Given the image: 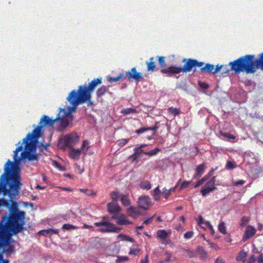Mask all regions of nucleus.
I'll return each instance as SVG.
<instances>
[{
	"label": "nucleus",
	"mask_w": 263,
	"mask_h": 263,
	"mask_svg": "<svg viewBox=\"0 0 263 263\" xmlns=\"http://www.w3.org/2000/svg\"><path fill=\"white\" fill-rule=\"evenodd\" d=\"M23 149L22 145L18 146L14 151L12 162L8 160L4 167V173L0 177V193L8 195L9 197V205L8 215H5L0 222V248L3 252L11 254L14 251L11 242V234H17L25 230V213L20 211L18 203L13 201L20 193L22 185L21 183L20 170L15 163L17 161L18 152Z\"/></svg>",
	"instance_id": "obj_1"
},
{
	"label": "nucleus",
	"mask_w": 263,
	"mask_h": 263,
	"mask_svg": "<svg viewBox=\"0 0 263 263\" xmlns=\"http://www.w3.org/2000/svg\"><path fill=\"white\" fill-rule=\"evenodd\" d=\"M72 106H68L67 109L59 108V112L55 119L49 118L46 115H43L39 122L40 125L36 127L31 133H28L23 139V143H25V150L21 154L20 160H37L39 155L32 154L36 149V143L38 139L42 135V128L44 126H51L54 124L59 123V125L57 129L62 132L69 125V122L73 119L71 113L76 110H73Z\"/></svg>",
	"instance_id": "obj_2"
},
{
	"label": "nucleus",
	"mask_w": 263,
	"mask_h": 263,
	"mask_svg": "<svg viewBox=\"0 0 263 263\" xmlns=\"http://www.w3.org/2000/svg\"><path fill=\"white\" fill-rule=\"evenodd\" d=\"M255 57L254 54H247L230 62L229 65L235 73L253 74L258 69L263 71V52L258 54V59L255 60Z\"/></svg>",
	"instance_id": "obj_3"
},
{
	"label": "nucleus",
	"mask_w": 263,
	"mask_h": 263,
	"mask_svg": "<svg viewBox=\"0 0 263 263\" xmlns=\"http://www.w3.org/2000/svg\"><path fill=\"white\" fill-rule=\"evenodd\" d=\"M101 77L94 79L88 85H81L78 87L77 90H72L68 95L66 100L72 106L73 110H76L77 106L91 99V93L99 85L102 84Z\"/></svg>",
	"instance_id": "obj_4"
},
{
	"label": "nucleus",
	"mask_w": 263,
	"mask_h": 263,
	"mask_svg": "<svg viewBox=\"0 0 263 263\" xmlns=\"http://www.w3.org/2000/svg\"><path fill=\"white\" fill-rule=\"evenodd\" d=\"M182 62L184 63L183 67L177 66H170L167 68L162 70L161 73L165 74L166 76L172 77L175 76L182 72L187 73L191 71L193 69V71H196V67H200V69L204 66V63L199 62L193 59H183Z\"/></svg>",
	"instance_id": "obj_5"
},
{
	"label": "nucleus",
	"mask_w": 263,
	"mask_h": 263,
	"mask_svg": "<svg viewBox=\"0 0 263 263\" xmlns=\"http://www.w3.org/2000/svg\"><path fill=\"white\" fill-rule=\"evenodd\" d=\"M230 70H231V68L229 69L227 65H219L218 64L215 68L213 65L209 63L206 64L203 67L200 69V71L202 72L212 73L214 74L221 71V74L223 76L228 75Z\"/></svg>",
	"instance_id": "obj_6"
},
{
	"label": "nucleus",
	"mask_w": 263,
	"mask_h": 263,
	"mask_svg": "<svg viewBox=\"0 0 263 263\" xmlns=\"http://www.w3.org/2000/svg\"><path fill=\"white\" fill-rule=\"evenodd\" d=\"M94 225L97 227H101L97 229V231L101 233L109 232H119L121 230V228L116 227L115 225L109 221H101L100 222H96Z\"/></svg>",
	"instance_id": "obj_7"
},
{
	"label": "nucleus",
	"mask_w": 263,
	"mask_h": 263,
	"mask_svg": "<svg viewBox=\"0 0 263 263\" xmlns=\"http://www.w3.org/2000/svg\"><path fill=\"white\" fill-rule=\"evenodd\" d=\"M79 139V136L76 134L67 135L59 141V144L66 147H70L72 144L78 142Z\"/></svg>",
	"instance_id": "obj_8"
},
{
	"label": "nucleus",
	"mask_w": 263,
	"mask_h": 263,
	"mask_svg": "<svg viewBox=\"0 0 263 263\" xmlns=\"http://www.w3.org/2000/svg\"><path fill=\"white\" fill-rule=\"evenodd\" d=\"M216 177H213L210 180L208 181L205 185L202 187L200 193L201 195L205 197L210 193L217 189L215 186Z\"/></svg>",
	"instance_id": "obj_9"
},
{
	"label": "nucleus",
	"mask_w": 263,
	"mask_h": 263,
	"mask_svg": "<svg viewBox=\"0 0 263 263\" xmlns=\"http://www.w3.org/2000/svg\"><path fill=\"white\" fill-rule=\"evenodd\" d=\"M125 78H127L128 80H134L136 81H139L140 80L142 79V73L141 72H138L136 70V67H133L132 68L130 71H128L126 72V76Z\"/></svg>",
	"instance_id": "obj_10"
},
{
	"label": "nucleus",
	"mask_w": 263,
	"mask_h": 263,
	"mask_svg": "<svg viewBox=\"0 0 263 263\" xmlns=\"http://www.w3.org/2000/svg\"><path fill=\"white\" fill-rule=\"evenodd\" d=\"M139 206L143 209L146 210L149 208L151 205L150 198L146 196H141L139 198Z\"/></svg>",
	"instance_id": "obj_11"
},
{
	"label": "nucleus",
	"mask_w": 263,
	"mask_h": 263,
	"mask_svg": "<svg viewBox=\"0 0 263 263\" xmlns=\"http://www.w3.org/2000/svg\"><path fill=\"white\" fill-rule=\"evenodd\" d=\"M256 229L252 226H248L242 238L243 241H246L251 237H253L256 233Z\"/></svg>",
	"instance_id": "obj_12"
},
{
	"label": "nucleus",
	"mask_w": 263,
	"mask_h": 263,
	"mask_svg": "<svg viewBox=\"0 0 263 263\" xmlns=\"http://www.w3.org/2000/svg\"><path fill=\"white\" fill-rule=\"evenodd\" d=\"M107 210L109 213L116 214L119 213L121 209L117 203L109 202L107 204Z\"/></svg>",
	"instance_id": "obj_13"
},
{
	"label": "nucleus",
	"mask_w": 263,
	"mask_h": 263,
	"mask_svg": "<svg viewBox=\"0 0 263 263\" xmlns=\"http://www.w3.org/2000/svg\"><path fill=\"white\" fill-rule=\"evenodd\" d=\"M109 86L103 85L98 88L96 91L97 97L100 98L103 97L106 92L109 91Z\"/></svg>",
	"instance_id": "obj_14"
},
{
	"label": "nucleus",
	"mask_w": 263,
	"mask_h": 263,
	"mask_svg": "<svg viewBox=\"0 0 263 263\" xmlns=\"http://www.w3.org/2000/svg\"><path fill=\"white\" fill-rule=\"evenodd\" d=\"M127 214L129 216L135 218L140 215L141 212L137 208L130 206L127 209Z\"/></svg>",
	"instance_id": "obj_15"
},
{
	"label": "nucleus",
	"mask_w": 263,
	"mask_h": 263,
	"mask_svg": "<svg viewBox=\"0 0 263 263\" xmlns=\"http://www.w3.org/2000/svg\"><path fill=\"white\" fill-rule=\"evenodd\" d=\"M59 233V230L56 229H52L49 228L47 230H43L40 231H39V233L40 235L47 236H51L53 234H58Z\"/></svg>",
	"instance_id": "obj_16"
},
{
	"label": "nucleus",
	"mask_w": 263,
	"mask_h": 263,
	"mask_svg": "<svg viewBox=\"0 0 263 263\" xmlns=\"http://www.w3.org/2000/svg\"><path fill=\"white\" fill-rule=\"evenodd\" d=\"M117 223L120 225H128L132 224V222L127 220L124 215L121 214L118 216Z\"/></svg>",
	"instance_id": "obj_17"
},
{
	"label": "nucleus",
	"mask_w": 263,
	"mask_h": 263,
	"mask_svg": "<svg viewBox=\"0 0 263 263\" xmlns=\"http://www.w3.org/2000/svg\"><path fill=\"white\" fill-rule=\"evenodd\" d=\"M81 152L80 149H72L69 152V156L74 160H78L80 158Z\"/></svg>",
	"instance_id": "obj_18"
},
{
	"label": "nucleus",
	"mask_w": 263,
	"mask_h": 263,
	"mask_svg": "<svg viewBox=\"0 0 263 263\" xmlns=\"http://www.w3.org/2000/svg\"><path fill=\"white\" fill-rule=\"evenodd\" d=\"M147 70L148 71H153L156 68V64L154 62V57H151L149 62H146Z\"/></svg>",
	"instance_id": "obj_19"
},
{
	"label": "nucleus",
	"mask_w": 263,
	"mask_h": 263,
	"mask_svg": "<svg viewBox=\"0 0 263 263\" xmlns=\"http://www.w3.org/2000/svg\"><path fill=\"white\" fill-rule=\"evenodd\" d=\"M205 167L204 164H201L198 165L196 169V174L194 175L195 178H198L204 173Z\"/></svg>",
	"instance_id": "obj_20"
},
{
	"label": "nucleus",
	"mask_w": 263,
	"mask_h": 263,
	"mask_svg": "<svg viewBox=\"0 0 263 263\" xmlns=\"http://www.w3.org/2000/svg\"><path fill=\"white\" fill-rule=\"evenodd\" d=\"M146 144H141L140 146L135 147L134 149V153L133 156H135L136 158H138L142 153L144 154L145 152L142 148L146 146Z\"/></svg>",
	"instance_id": "obj_21"
},
{
	"label": "nucleus",
	"mask_w": 263,
	"mask_h": 263,
	"mask_svg": "<svg viewBox=\"0 0 263 263\" xmlns=\"http://www.w3.org/2000/svg\"><path fill=\"white\" fill-rule=\"evenodd\" d=\"M120 199L122 204L124 206H128L130 204V201L128 198V195L121 194L120 195Z\"/></svg>",
	"instance_id": "obj_22"
},
{
	"label": "nucleus",
	"mask_w": 263,
	"mask_h": 263,
	"mask_svg": "<svg viewBox=\"0 0 263 263\" xmlns=\"http://www.w3.org/2000/svg\"><path fill=\"white\" fill-rule=\"evenodd\" d=\"M197 253L200 255L201 258L204 259L208 257L207 253L202 247L199 246L197 249Z\"/></svg>",
	"instance_id": "obj_23"
},
{
	"label": "nucleus",
	"mask_w": 263,
	"mask_h": 263,
	"mask_svg": "<svg viewBox=\"0 0 263 263\" xmlns=\"http://www.w3.org/2000/svg\"><path fill=\"white\" fill-rule=\"evenodd\" d=\"M158 60V63L160 66V67L161 68V71L162 70L164 69L167 68L168 67H166L165 65V57L162 56H158L157 57Z\"/></svg>",
	"instance_id": "obj_24"
},
{
	"label": "nucleus",
	"mask_w": 263,
	"mask_h": 263,
	"mask_svg": "<svg viewBox=\"0 0 263 263\" xmlns=\"http://www.w3.org/2000/svg\"><path fill=\"white\" fill-rule=\"evenodd\" d=\"M247 256V253L244 251H241L239 253L238 255L236 256V259L237 261H242V262H245L246 261Z\"/></svg>",
	"instance_id": "obj_25"
},
{
	"label": "nucleus",
	"mask_w": 263,
	"mask_h": 263,
	"mask_svg": "<svg viewBox=\"0 0 263 263\" xmlns=\"http://www.w3.org/2000/svg\"><path fill=\"white\" fill-rule=\"evenodd\" d=\"M157 235L158 238L164 239L167 237L168 234L165 230H159L157 232Z\"/></svg>",
	"instance_id": "obj_26"
},
{
	"label": "nucleus",
	"mask_w": 263,
	"mask_h": 263,
	"mask_svg": "<svg viewBox=\"0 0 263 263\" xmlns=\"http://www.w3.org/2000/svg\"><path fill=\"white\" fill-rule=\"evenodd\" d=\"M122 78H125V77L123 73H120L118 77L115 78L108 76L107 80L110 82H116L119 81Z\"/></svg>",
	"instance_id": "obj_27"
},
{
	"label": "nucleus",
	"mask_w": 263,
	"mask_h": 263,
	"mask_svg": "<svg viewBox=\"0 0 263 263\" xmlns=\"http://www.w3.org/2000/svg\"><path fill=\"white\" fill-rule=\"evenodd\" d=\"M89 142L88 140H84L81 145L80 150L81 152H86L89 148Z\"/></svg>",
	"instance_id": "obj_28"
},
{
	"label": "nucleus",
	"mask_w": 263,
	"mask_h": 263,
	"mask_svg": "<svg viewBox=\"0 0 263 263\" xmlns=\"http://www.w3.org/2000/svg\"><path fill=\"white\" fill-rule=\"evenodd\" d=\"M118 238L122 241H126L130 242L134 241V239L132 237L122 234H119L118 236Z\"/></svg>",
	"instance_id": "obj_29"
},
{
	"label": "nucleus",
	"mask_w": 263,
	"mask_h": 263,
	"mask_svg": "<svg viewBox=\"0 0 263 263\" xmlns=\"http://www.w3.org/2000/svg\"><path fill=\"white\" fill-rule=\"evenodd\" d=\"M79 191L81 193H84L88 196H95L96 195V193L93 191L88 189H80Z\"/></svg>",
	"instance_id": "obj_30"
},
{
	"label": "nucleus",
	"mask_w": 263,
	"mask_h": 263,
	"mask_svg": "<svg viewBox=\"0 0 263 263\" xmlns=\"http://www.w3.org/2000/svg\"><path fill=\"white\" fill-rule=\"evenodd\" d=\"M168 111L169 113L173 115L174 116H177L180 114V110L177 108L173 107H170L168 108Z\"/></svg>",
	"instance_id": "obj_31"
},
{
	"label": "nucleus",
	"mask_w": 263,
	"mask_h": 263,
	"mask_svg": "<svg viewBox=\"0 0 263 263\" xmlns=\"http://www.w3.org/2000/svg\"><path fill=\"white\" fill-rule=\"evenodd\" d=\"M121 112L124 115H127L130 114L136 113L137 111L135 109L133 108H126L122 109Z\"/></svg>",
	"instance_id": "obj_32"
},
{
	"label": "nucleus",
	"mask_w": 263,
	"mask_h": 263,
	"mask_svg": "<svg viewBox=\"0 0 263 263\" xmlns=\"http://www.w3.org/2000/svg\"><path fill=\"white\" fill-rule=\"evenodd\" d=\"M218 231L223 234L227 233L226 227L225 223L223 221H220L218 225Z\"/></svg>",
	"instance_id": "obj_33"
},
{
	"label": "nucleus",
	"mask_w": 263,
	"mask_h": 263,
	"mask_svg": "<svg viewBox=\"0 0 263 263\" xmlns=\"http://www.w3.org/2000/svg\"><path fill=\"white\" fill-rule=\"evenodd\" d=\"M209 178V175L204 176L201 179L199 180L196 184L194 185L195 188H197L202 184L205 181H206Z\"/></svg>",
	"instance_id": "obj_34"
},
{
	"label": "nucleus",
	"mask_w": 263,
	"mask_h": 263,
	"mask_svg": "<svg viewBox=\"0 0 263 263\" xmlns=\"http://www.w3.org/2000/svg\"><path fill=\"white\" fill-rule=\"evenodd\" d=\"M219 134L221 136L229 138V139L234 140L236 138L235 136L231 135L229 133H224L222 132H220Z\"/></svg>",
	"instance_id": "obj_35"
},
{
	"label": "nucleus",
	"mask_w": 263,
	"mask_h": 263,
	"mask_svg": "<svg viewBox=\"0 0 263 263\" xmlns=\"http://www.w3.org/2000/svg\"><path fill=\"white\" fill-rule=\"evenodd\" d=\"M62 228L64 230H70L72 229H77L78 227L72 224L65 223L63 225Z\"/></svg>",
	"instance_id": "obj_36"
},
{
	"label": "nucleus",
	"mask_w": 263,
	"mask_h": 263,
	"mask_svg": "<svg viewBox=\"0 0 263 263\" xmlns=\"http://www.w3.org/2000/svg\"><path fill=\"white\" fill-rule=\"evenodd\" d=\"M250 218L247 216H243L240 220V226L241 227H245L249 222Z\"/></svg>",
	"instance_id": "obj_37"
},
{
	"label": "nucleus",
	"mask_w": 263,
	"mask_h": 263,
	"mask_svg": "<svg viewBox=\"0 0 263 263\" xmlns=\"http://www.w3.org/2000/svg\"><path fill=\"white\" fill-rule=\"evenodd\" d=\"M140 186L143 189H146L148 190L151 189L152 186L149 182H141L140 183Z\"/></svg>",
	"instance_id": "obj_38"
},
{
	"label": "nucleus",
	"mask_w": 263,
	"mask_h": 263,
	"mask_svg": "<svg viewBox=\"0 0 263 263\" xmlns=\"http://www.w3.org/2000/svg\"><path fill=\"white\" fill-rule=\"evenodd\" d=\"M129 260V258L127 256H119L117 257L116 260V263H120L122 261H126Z\"/></svg>",
	"instance_id": "obj_39"
},
{
	"label": "nucleus",
	"mask_w": 263,
	"mask_h": 263,
	"mask_svg": "<svg viewBox=\"0 0 263 263\" xmlns=\"http://www.w3.org/2000/svg\"><path fill=\"white\" fill-rule=\"evenodd\" d=\"M162 194L165 199H167L171 195V190H167L166 189L164 188L163 189Z\"/></svg>",
	"instance_id": "obj_40"
},
{
	"label": "nucleus",
	"mask_w": 263,
	"mask_h": 263,
	"mask_svg": "<svg viewBox=\"0 0 263 263\" xmlns=\"http://www.w3.org/2000/svg\"><path fill=\"white\" fill-rule=\"evenodd\" d=\"M159 151L160 149L158 147H156L155 149L151 151L150 152L144 153V154L148 155L149 156H152L156 155Z\"/></svg>",
	"instance_id": "obj_41"
},
{
	"label": "nucleus",
	"mask_w": 263,
	"mask_h": 263,
	"mask_svg": "<svg viewBox=\"0 0 263 263\" xmlns=\"http://www.w3.org/2000/svg\"><path fill=\"white\" fill-rule=\"evenodd\" d=\"M3 249L0 248V263H9V261L6 259L3 258Z\"/></svg>",
	"instance_id": "obj_42"
},
{
	"label": "nucleus",
	"mask_w": 263,
	"mask_h": 263,
	"mask_svg": "<svg viewBox=\"0 0 263 263\" xmlns=\"http://www.w3.org/2000/svg\"><path fill=\"white\" fill-rule=\"evenodd\" d=\"M9 200H7L5 198L0 199V206H4L6 207H8L9 205Z\"/></svg>",
	"instance_id": "obj_43"
},
{
	"label": "nucleus",
	"mask_w": 263,
	"mask_h": 263,
	"mask_svg": "<svg viewBox=\"0 0 263 263\" xmlns=\"http://www.w3.org/2000/svg\"><path fill=\"white\" fill-rule=\"evenodd\" d=\"M226 168L228 170H232L236 167V165L234 162L229 161L227 162L226 164Z\"/></svg>",
	"instance_id": "obj_44"
},
{
	"label": "nucleus",
	"mask_w": 263,
	"mask_h": 263,
	"mask_svg": "<svg viewBox=\"0 0 263 263\" xmlns=\"http://www.w3.org/2000/svg\"><path fill=\"white\" fill-rule=\"evenodd\" d=\"M120 195L117 192H114L111 194V198L114 201H117L120 198Z\"/></svg>",
	"instance_id": "obj_45"
},
{
	"label": "nucleus",
	"mask_w": 263,
	"mask_h": 263,
	"mask_svg": "<svg viewBox=\"0 0 263 263\" xmlns=\"http://www.w3.org/2000/svg\"><path fill=\"white\" fill-rule=\"evenodd\" d=\"M140 249L139 248H136V249H130L129 254L130 255H137L138 253L140 252Z\"/></svg>",
	"instance_id": "obj_46"
},
{
	"label": "nucleus",
	"mask_w": 263,
	"mask_h": 263,
	"mask_svg": "<svg viewBox=\"0 0 263 263\" xmlns=\"http://www.w3.org/2000/svg\"><path fill=\"white\" fill-rule=\"evenodd\" d=\"M205 224L209 227V230L210 231V233L211 235H213L215 233L214 228L213 226L211 224L210 221L205 222Z\"/></svg>",
	"instance_id": "obj_47"
},
{
	"label": "nucleus",
	"mask_w": 263,
	"mask_h": 263,
	"mask_svg": "<svg viewBox=\"0 0 263 263\" xmlns=\"http://www.w3.org/2000/svg\"><path fill=\"white\" fill-rule=\"evenodd\" d=\"M194 233L192 231H188L184 235V237L185 239H190L193 236Z\"/></svg>",
	"instance_id": "obj_48"
},
{
	"label": "nucleus",
	"mask_w": 263,
	"mask_h": 263,
	"mask_svg": "<svg viewBox=\"0 0 263 263\" xmlns=\"http://www.w3.org/2000/svg\"><path fill=\"white\" fill-rule=\"evenodd\" d=\"M191 183V181H183L180 186V189L182 190L183 189L186 188Z\"/></svg>",
	"instance_id": "obj_49"
},
{
	"label": "nucleus",
	"mask_w": 263,
	"mask_h": 263,
	"mask_svg": "<svg viewBox=\"0 0 263 263\" xmlns=\"http://www.w3.org/2000/svg\"><path fill=\"white\" fill-rule=\"evenodd\" d=\"M148 129L149 128H148V127H147V128H141L140 129L136 130L135 131V133L136 134H137L138 135H140L141 134L143 133L144 132H145L146 131H148Z\"/></svg>",
	"instance_id": "obj_50"
},
{
	"label": "nucleus",
	"mask_w": 263,
	"mask_h": 263,
	"mask_svg": "<svg viewBox=\"0 0 263 263\" xmlns=\"http://www.w3.org/2000/svg\"><path fill=\"white\" fill-rule=\"evenodd\" d=\"M154 215L145 219L144 222H143V223L147 225V224H149L150 223H151L153 220V219H154Z\"/></svg>",
	"instance_id": "obj_51"
},
{
	"label": "nucleus",
	"mask_w": 263,
	"mask_h": 263,
	"mask_svg": "<svg viewBox=\"0 0 263 263\" xmlns=\"http://www.w3.org/2000/svg\"><path fill=\"white\" fill-rule=\"evenodd\" d=\"M235 185H242L245 184V181L243 180H239L238 181L233 182Z\"/></svg>",
	"instance_id": "obj_52"
},
{
	"label": "nucleus",
	"mask_w": 263,
	"mask_h": 263,
	"mask_svg": "<svg viewBox=\"0 0 263 263\" xmlns=\"http://www.w3.org/2000/svg\"><path fill=\"white\" fill-rule=\"evenodd\" d=\"M197 223H198V225L200 226L201 228L202 226L201 225L204 223L203 222V218L201 216H199V218L197 220Z\"/></svg>",
	"instance_id": "obj_53"
},
{
	"label": "nucleus",
	"mask_w": 263,
	"mask_h": 263,
	"mask_svg": "<svg viewBox=\"0 0 263 263\" xmlns=\"http://www.w3.org/2000/svg\"><path fill=\"white\" fill-rule=\"evenodd\" d=\"M158 124L159 123L158 122H156L155 123V125L153 127H148V130H153V131H154V132H156L159 128V126H158Z\"/></svg>",
	"instance_id": "obj_54"
},
{
	"label": "nucleus",
	"mask_w": 263,
	"mask_h": 263,
	"mask_svg": "<svg viewBox=\"0 0 263 263\" xmlns=\"http://www.w3.org/2000/svg\"><path fill=\"white\" fill-rule=\"evenodd\" d=\"M161 191L159 190V187L157 186L153 191V195H160Z\"/></svg>",
	"instance_id": "obj_55"
},
{
	"label": "nucleus",
	"mask_w": 263,
	"mask_h": 263,
	"mask_svg": "<svg viewBox=\"0 0 263 263\" xmlns=\"http://www.w3.org/2000/svg\"><path fill=\"white\" fill-rule=\"evenodd\" d=\"M258 263H263V254H260L257 258Z\"/></svg>",
	"instance_id": "obj_56"
},
{
	"label": "nucleus",
	"mask_w": 263,
	"mask_h": 263,
	"mask_svg": "<svg viewBox=\"0 0 263 263\" xmlns=\"http://www.w3.org/2000/svg\"><path fill=\"white\" fill-rule=\"evenodd\" d=\"M82 229H92V230H94L92 226L87 224H84L83 225V226L82 227Z\"/></svg>",
	"instance_id": "obj_57"
},
{
	"label": "nucleus",
	"mask_w": 263,
	"mask_h": 263,
	"mask_svg": "<svg viewBox=\"0 0 263 263\" xmlns=\"http://www.w3.org/2000/svg\"><path fill=\"white\" fill-rule=\"evenodd\" d=\"M129 141V139H122V141L120 142L119 144L121 145V146H123L124 145H125Z\"/></svg>",
	"instance_id": "obj_58"
},
{
	"label": "nucleus",
	"mask_w": 263,
	"mask_h": 263,
	"mask_svg": "<svg viewBox=\"0 0 263 263\" xmlns=\"http://www.w3.org/2000/svg\"><path fill=\"white\" fill-rule=\"evenodd\" d=\"M224 260L220 258V257H218L214 263H224Z\"/></svg>",
	"instance_id": "obj_59"
},
{
	"label": "nucleus",
	"mask_w": 263,
	"mask_h": 263,
	"mask_svg": "<svg viewBox=\"0 0 263 263\" xmlns=\"http://www.w3.org/2000/svg\"><path fill=\"white\" fill-rule=\"evenodd\" d=\"M148 261V255H146L145 258L141 260V263H147Z\"/></svg>",
	"instance_id": "obj_60"
},
{
	"label": "nucleus",
	"mask_w": 263,
	"mask_h": 263,
	"mask_svg": "<svg viewBox=\"0 0 263 263\" xmlns=\"http://www.w3.org/2000/svg\"><path fill=\"white\" fill-rule=\"evenodd\" d=\"M154 198L156 201H158L160 199V195H153Z\"/></svg>",
	"instance_id": "obj_61"
},
{
	"label": "nucleus",
	"mask_w": 263,
	"mask_h": 263,
	"mask_svg": "<svg viewBox=\"0 0 263 263\" xmlns=\"http://www.w3.org/2000/svg\"><path fill=\"white\" fill-rule=\"evenodd\" d=\"M56 167L59 168L61 171H64L65 170V167L64 166H62L60 164L59 165H58Z\"/></svg>",
	"instance_id": "obj_62"
},
{
	"label": "nucleus",
	"mask_w": 263,
	"mask_h": 263,
	"mask_svg": "<svg viewBox=\"0 0 263 263\" xmlns=\"http://www.w3.org/2000/svg\"><path fill=\"white\" fill-rule=\"evenodd\" d=\"M56 167L59 168L61 171H64L65 170V167L64 166H62L60 164L59 165H58Z\"/></svg>",
	"instance_id": "obj_63"
},
{
	"label": "nucleus",
	"mask_w": 263,
	"mask_h": 263,
	"mask_svg": "<svg viewBox=\"0 0 263 263\" xmlns=\"http://www.w3.org/2000/svg\"><path fill=\"white\" fill-rule=\"evenodd\" d=\"M52 164L55 166L57 167L58 165H59V163L58 162L55 160H52Z\"/></svg>",
	"instance_id": "obj_64"
}]
</instances>
